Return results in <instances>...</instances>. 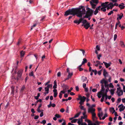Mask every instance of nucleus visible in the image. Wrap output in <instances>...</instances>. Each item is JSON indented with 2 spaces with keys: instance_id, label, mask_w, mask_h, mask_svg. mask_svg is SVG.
I'll return each mask as SVG.
<instances>
[{
  "instance_id": "nucleus-1",
  "label": "nucleus",
  "mask_w": 125,
  "mask_h": 125,
  "mask_svg": "<svg viewBox=\"0 0 125 125\" xmlns=\"http://www.w3.org/2000/svg\"><path fill=\"white\" fill-rule=\"evenodd\" d=\"M85 7L83 6H79V8L69 9L66 11L64 15L67 16L69 15H72L73 16H74L76 15L77 17L81 18L78 20H75L74 21V23L78 25L83 20L82 17L83 15L85 14Z\"/></svg>"
},
{
  "instance_id": "nucleus-2",
  "label": "nucleus",
  "mask_w": 125,
  "mask_h": 125,
  "mask_svg": "<svg viewBox=\"0 0 125 125\" xmlns=\"http://www.w3.org/2000/svg\"><path fill=\"white\" fill-rule=\"evenodd\" d=\"M116 93H117V94L119 96L123 95V91L121 89V88L120 87H119L117 88Z\"/></svg>"
},
{
  "instance_id": "nucleus-3",
  "label": "nucleus",
  "mask_w": 125,
  "mask_h": 125,
  "mask_svg": "<svg viewBox=\"0 0 125 125\" xmlns=\"http://www.w3.org/2000/svg\"><path fill=\"white\" fill-rule=\"evenodd\" d=\"M22 72V71L20 70L19 71L17 72V80H18L21 76Z\"/></svg>"
},
{
  "instance_id": "nucleus-4",
  "label": "nucleus",
  "mask_w": 125,
  "mask_h": 125,
  "mask_svg": "<svg viewBox=\"0 0 125 125\" xmlns=\"http://www.w3.org/2000/svg\"><path fill=\"white\" fill-rule=\"evenodd\" d=\"M68 74L67 76V77L65 78L64 80V81H65L68 80L73 75V73H68Z\"/></svg>"
},
{
  "instance_id": "nucleus-5",
  "label": "nucleus",
  "mask_w": 125,
  "mask_h": 125,
  "mask_svg": "<svg viewBox=\"0 0 125 125\" xmlns=\"http://www.w3.org/2000/svg\"><path fill=\"white\" fill-rule=\"evenodd\" d=\"M95 109L94 108H92V107H91L90 108H89L88 109V112L89 113H94Z\"/></svg>"
},
{
  "instance_id": "nucleus-6",
  "label": "nucleus",
  "mask_w": 125,
  "mask_h": 125,
  "mask_svg": "<svg viewBox=\"0 0 125 125\" xmlns=\"http://www.w3.org/2000/svg\"><path fill=\"white\" fill-rule=\"evenodd\" d=\"M123 14L121 13L120 14H118L117 15V20H120L123 16Z\"/></svg>"
},
{
  "instance_id": "nucleus-7",
  "label": "nucleus",
  "mask_w": 125,
  "mask_h": 125,
  "mask_svg": "<svg viewBox=\"0 0 125 125\" xmlns=\"http://www.w3.org/2000/svg\"><path fill=\"white\" fill-rule=\"evenodd\" d=\"M86 99V97L84 96L83 97V99L80 100V101L79 103L81 105L83 104V103L85 101Z\"/></svg>"
},
{
  "instance_id": "nucleus-8",
  "label": "nucleus",
  "mask_w": 125,
  "mask_h": 125,
  "mask_svg": "<svg viewBox=\"0 0 125 125\" xmlns=\"http://www.w3.org/2000/svg\"><path fill=\"white\" fill-rule=\"evenodd\" d=\"M93 10H87V11L86 14L89 15L90 16H91L93 12Z\"/></svg>"
},
{
  "instance_id": "nucleus-9",
  "label": "nucleus",
  "mask_w": 125,
  "mask_h": 125,
  "mask_svg": "<svg viewBox=\"0 0 125 125\" xmlns=\"http://www.w3.org/2000/svg\"><path fill=\"white\" fill-rule=\"evenodd\" d=\"M62 87L63 88V90L65 91H66L67 89L69 88V87L67 85L64 84H63Z\"/></svg>"
},
{
  "instance_id": "nucleus-10",
  "label": "nucleus",
  "mask_w": 125,
  "mask_h": 125,
  "mask_svg": "<svg viewBox=\"0 0 125 125\" xmlns=\"http://www.w3.org/2000/svg\"><path fill=\"white\" fill-rule=\"evenodd\" d=\"M90 26V23L89 22H87L86 24H84V28L86 29H87Z\"/></svg>"
},
{
  "instance_id": "nucleus-11",
  "label": "nucleus",
  "mask_w": 125,
  "mask_h": 125,
  "mask_svg": "<svg viewBox=\"0 0 125 125\" xmlns=\"http://www.w3.org/2000/svg\"><path fill=\"white\" fill-rule=\"evenodd\" d=\"M90 4L92 6V8L93 9H95L96 7V6L97 4H94L92 1H90Z\"/></svg>"
},
{
  "instance_id": "nucleus-12",
  "label": "nucleus",
  "mask_w": 125,
  "mask_h": 125,
  "mask_svg": "<svg viewBox=\"0 0 125 125\" xmlns=\"http://www.w3.org/2000/svg\"><path fill=\"white\" fill-rule=\"evenodd\" d=\"M53 92H54V97H56L58 94L57 90L56 89H54L53 90Z\"/></svg>"
},
{
  "instance_id": "nucleus-13",
  "label": "nucleus",
  "mask_w": 125,
  "mask_h": 125,
  "mask_svg": "<svg viewBox=\"0 0 125 125\" xmlns=\"http://www.w3.org/2000/svg\"><path fill=\"white\" fill-rule=\"evenodd\" d=\"M107 5L105 4L104 3H102L101 4V6L102 7V8H101L100 10H102L104 8H106L107 7Z\"/></svg>"
},
{
  "instance_id": "nucleus-14",
  "label": "nucleus",
  "mask_w": 125,
  "mask_h": 125,
  "mask_svg": "<svg viewBox=\"0 0 125 125\" xmlns=\"http://www.w3.org/2000/svg\"><path fill=\"white\" fill-rule=\"evenodd\" d=\"M103 63H104L106 67V68H108L111 65V63H107L106 62H103Z\"/></svg>"
},
{
  "instance_id": "nucleus-15",
  "label": "nucleus",
  "mask_w": 125,
  "mask_h": 125,
  "mask_svg": "<svg viewBox=\"0 0 125 125\" xmlns=\"http://www.w3.org/2000/svg\"><path fill=\"white\" fill-rule=\"evenodd\" d=\"M105 89L104 87L101 88V91L100 92H98V94L100 95H101V94H103V93H104V91Z\"/></svg>"
},
{
  "instance_id": "nucleus-16",
  "label": "nucleus",
  "mask_w": 125,
  "mask_h": 125,
  "mask_svg": "<svg viewBox=\"0 0 125 125\" xmlns=\"http://www.w3.org/2000/svg\"><path fill=\"white\" fill-rule=\"evenodd\" d=\"M124 3H122L121 4H119L118 6L120 9L121 10L124 9V8L125 6H124Z\"/></svg>"
},
{
  "instance_id": "nucleus-17",
  "label": "nucleus",
  "mask_w": 125,
  "mask_h": 125,
  "mask_svg": "<svg viewBox=\"0 0 125 125\" xmlns=\"http://www.w3.org/2000/svg\"><path fill=\"white\" fill-rule=\"evenodd\" d=\"M108 73L106 71L105 69H104L103 70V75L105 77H106V75H107Z\"/></svg>"
},
{
  "instance_id": "nucleus-18",
  "label": "nucleus",
  "mask_w": 125,
  "mask_h": 125,
  "mask_svg": "<svg viewBox=\"0 0 125 125\" xmlns=\"http://www.w3.org/2000/svg\"><path fill=\"white\" fill-rule=\"evenodd\" d=\"M125 108V106H124V105L123 104V105H122L121 106V107L119 109V110L120 112H121L124 110Z\"/></svg>"
},
{
  "instance_id": "nucleus-19",
  "label": "nucleus",
  "mask_w": 125,
  "mask_h": 125,
  "mask_svg": "<svg viewBox=\"0 0 125 125\" xmlns=\"http://www.w3.org/2000/svg\"><path fill=\"white\" fill-rule=\"evenodd\" d=\"M54 85L53 86V88L54 89H55L57 87V82L56 80H55L54 82Z\"/></svg>"
},
{
  "instance_id": "nucleus-20",
  "label": "nucleus",
  "mask_w": 125,
  "mask_h": 125,
  "mask_svg": "<svg viewBox=\"0 0 125 125\" xmlns=\"http://www.w3.org/2000/svg\"><path fill=\"white\" fill-rule=\"evenodd\" d=\"M108 6H109L111 10L112 9V8L114 7V5L111 2L110 3L108 4Z\"/></svg>"
},
{
  "instance_id": "nucleus-21",
  "label": "nucleus",
  "mask_w": 125,
  "mask_h": 125,
  "mask_svg": "<svg viewBox=\"0 0 125 125\" xmlns=\"http://www.w3.org/2000/svg\"><path fill=\"white\" fill-rule=\"evenodd\" d=\"M110 112H111L113 111L112 113V114H113L115 112V110L114 109V108L113 107H111L109 109Z\"/></svg>"
},
{
  "instance_id": "nucleus-22",
  "label": "nucleus",
  "mask_w": 125,
  "mask_h": 125,
  "mask_svg": "<svg viewBox=\"0 0 125 125\" xmlns=\"http://www.w3.org/2000/svg\"><path fill=\"white\" fill-rule=\"evenodd\" d=\"M87 79V78L86 77H85L84 76H82L81 78V80L83 82H84L85 81H86Z\"/></svg>"
},
{
  "instance_id": "nucleus-23",
  "label": "nucleus",
  "mask_w": 125,
  "mask_h": 125,
  "mask_svg": "<svg viewBox=\"0 0 125 125\" xmlns=\"http://www.w3.org/2000/svg\"><path fill=\"white\" fill-rule=\"evenodd\" d=\"M83 61L82 62V64H84L85 63H86L87 62V59L85 58L83 59Z\"/></svg>"
},
{
  "instance_id": "nucleus-24",
  "label": "nucleus",
  "mask_w": 125,
  "mask_h": 125,
  "mask_svg": "<svg viewBox=\"0 0 125 125\" xmlns=\"http://www.w3.org/2000/svg\"><path fill=\"white\" fill-rule=\"evenodd\" d=\"M92 114V118L93 120L94 118L96 119H97V118L96 116V114L95 113H93Z\"/></svg>"
},
{
  "instance_id": "nucleus-25",
  "label": "nucleus",
  "mask_w": 125,
  "mask_h": 125,
  "mask_svg": "<svg viewBox=\"0 0 125 125\" xmlns=\"http://www.w3.org/2000/svg\"><path fill=\"white\" fill-rule=\"evenodd\" d=\"M20 54L21 55V57H22L24 56V55L25 54V53L24 52L22 51L20 52Z\"/></svg>"
},
{
  "instance_id": "nucleus-26",
  "label": "nucleus",
  "mask_w": 125,
  "mask_h": 125,
  "mask_svg": "<svg viewBox=\"0 0 125 125\" xmlns=\"http://www.w3.org/2000/svg\"><path fill=\"white\" fill-rule=\"evenodd\" d=\"M81 113V112H80L79 113H77L74 116V118H75L78 117L79 115H80Z\"/></svg>"
},
{
  "instance_id": "nucleus-27",
  "label": "nucleus",
  "mask_w": 125,
  "mask_h": 125,
  "mask_svg": "<svg viewBox=\"0 0 125 125\" xmlns=\"http://www.w3.org/2000/svg\"><path fill=\"white\" fill-rule=\"evenodd\" d=\"M115 90V89H111L110 90V92L111 93V94L112 95H113L114 94V91Z\"/></svg>"
},
{
  "instance_id": "nucleus-28",
  "label": "nucleus",
  "mask_w": 125,
  "mask_h": 125,
  "mask_svg": "<svg viewBox=\"0 0 125 125\" xmlns=\"http://www.w3.org/2000/svg\"><path fill=\"white\" fill-rule=\"evenodd\" d=\"M108 91H110V90L109 89L108 87L105 90V93H104V94L105 95H107V93Z\"/></svg>"
},
{
  "instance_id": "nucleus-29",
  "label": "nucleus",
  "mask_w": 125,
  "mask_h": 125,
  "mask_svg": "<svg viewBox=\"0 0 125 125\" xmlns=\"http://www.w3.org/2000/svg\"><path fill=\"white\" fill-rule=\"evenodd\" d=\"M120 43L122 47H125V44L124 42L122 41H120Z\"/></svg>"
},
{
  "instance_id": "nucleus-30",
  "label": "nucleus",
  "mask_w": 125,
  "mask_h": 125,
  "mask_svg": "<svg viewBox=\"0 0 125 125\" xmlns=\"http://www.w3.org/2000/svg\"><path fill=\"white\" fill-rule=\"evenodd\" d=\"M78 120L77 123L79 125H80L81 124V123L83 121V120H81V118L79 119Z\"/></svg>"
},
{
  "instance_id": "nucleus-31",
  "label": "nucleus",
  "mask_w": 125,
  "mask_h": 125,
  "mask_svg": "<svg viewBox=\"0 0 125 125\" xmlns=\"http://www.w3.org/2000/svg\"><path fill=\"white\" fill-rule=\"evenodd\" d=\"M104 85L105 86V87H108L109 85L108 84H107V83H108V82L107 81H104Z\"/></svg>"
},
{
  "instance_id": "nucleus-32",
  "label": "nucleus",
  "mask_w": 125,
  "mask_h": 125,
  "mask_svg": "<svg viewBox=\"0 0 125 125\" xmlns=\"http://www.w3.org/2000/svg\"><path fill=\"white\" fill-rule=\"evenodd\" d=\"M40 94L38 93L37 94V95L36 96H35L34 98L36 100H38L39 99V97L40 96Z\"/></svg>"
},
{
  "instance_id": "nucleus-33",
  "label": "nucleus",
  "mask_w": 125,
  "mask_h": 125,
  "mask_svg": "<svg viewBox=\"0 0 125 125\" xmlns=\"http://www.w3.org/2000/svg\"><path fill=\"white\" fill-rule=\"evenodd\" d=\"M92 2L94 3L97 4L98 3V0H92Z\"/></svg>"
},
{
  "instance_id": "nucleus-34",
  "label": "nucleus",
  "mask_w": 125,
  "mask_h": 125,
  "mask_svg": "<svg viewBox=\"0 0 125 125\" xmlns=\"http://www.w3.org/2000/svg\"><path fill=\"white\" fill-rule=\"evenodd\" d=\"M42 100L41 99H39V100H37L36 101V103H35V106H36L37 105V103H38V102H40L41 103L42 102Z\"/></svg>"
},
{
  "instance_id": "nucleus-35",
  "label": "nucleus",
  "mask_w": 125,
  "mask_h": 125,
  "mask_svg": "<svg viewBox=\"0 0 125 125\" xmlns=\"http://www.w3.org/2000/svg\"><path fill=\"white\" fill-rule=\"evenodd\" d=\"M82 21H82L81 22L83 24H86L87 22H88L87 20H82Z\"/></svg>"
},
{
  "instance_id": "nucleus-36",
  "label": "nucleus",
  "mask_w": 125,
  "mask_h": 125,
  "mask_svg": "<svg viewBox=\"0 0 125 125\" xmlns=\"http://www.w3.org/2000/svg\"><path fill=\"white\" fill-rule=\"evenodd\" d=\"M45 91L46 92V93H49V88L47 87H45Z\"/></svg>"
},
{
  "instance_id": "nucleus-37",
  "label": "nucleus",
  "mask_w": 125,
  "mask_h": 125,
  "mask_svg": "<svg viewBox=\"0 0 125 125\" xmlns=\"http://www.w3.org/2000/svg\"><path fill=\"white\" fill-rule=\"evenodd\" d=\"M78 120V119H73L71 121V122L72 123H76L77 121Z\"/></svg>"
},
{
  "instance_id": "nucleus-38",
  "label": "nucleus",
  "mask_w": 125,
  "mask_h": 125,
  "mask_svg": "<svg viewBox=\"0 0 125 125\" xmlns=\"http://www.w3.org/2000/svg\"><path fill=\"white\" fill-rule=\"evenodd\" d=\"M98 10H97V9L96 8L95 11L94 12V14L95 15H96V14L98 13Z\"/></svg>"
},
{
  "instance_id": "nucleus-39",
  "label": "nucleus",
  "mask_w": 125,
  "mask_h": 125,
  "mask_svg": "<svg viewBox=\"0 0 125 125\" xmlns=\"http://www.w3.org/2000/svg\"><path fill=\"white\" fill-rule=\"evenodd\" d=\"M87 117V115L83 116H81V120H83V119H85Z\"/></svg>"
},
{
  "instance_id": "nucleus-40",
  "label": "nucleus",
  "mask_w": 125,
  "mask_h": 125,
  "mask_svg": "<svg viewBox=\"0 0 125 125\" xmlns=\"http://www.w3.org/2000/svg\"><path fill=\"white\" fill-rule=\"evenodd\" d=\"M25 88V87L24 86H23L21 88V92L22 93L23 92V91L24 90Z\"/></svg>"
},
{
  "instance_id": "nucleus-41",
  "label": "nucleus",
  "mask_w": 125,
  "mask_h": 125,
  "mask_svg": "<svg viewBox=\"0 0 125 125\" xmlns=\"http://www.w3.org/2000/svg\"><path fill=\"white\" fill-rule=\"evenodd\" d=\"M46 121L45 120H43L42 122H40V123L41 124H43V125H44L46 123Z\"/></svg>"
},
{
  "instance_id": "nucleus-42",
  "label": "nucleus",
  "mask_w": 125,
  "mask_h": 125,
  "mask_svg": "<svg viewBox=\"0 0 125 125\" xmlns=\"http://www.w3.org/2000/svg\"><path fill=\"white\" fill-rule=\"evenodd\" d=\"M109 87L113 88H114V86L113 85L112 83H110L109 85Z\"/></svg>"
},
{
  "instance_id": "nucleus-43",
  "label": "nucleus",
  "mask_w": 125,
  "mask_h": 125,
  "mask_svg": "<svg viewBox=\"0 0 125 125\" xmlns=\"http://www.w3.org/2000/svg\"><path fill=\"white\" fill-rule=\"evenodd\" d=\"M55 116L58 118H60L61 117V116L59 115L58 114H56L55 115Z\"/></svg>"
},
{
  "instance_id": "nucleus-44",
  "label": "nucleus",
  "mask_w": 125,
  "mask_h": 125,
  "mask_svg": "<svg viewBox=\"0 0 125 125\" xmlns=\"http://www.w3.org/2000/svg\"><path fill=\"white\" fill-rule=\"evenodd\" d=\"M29 75L30 76H33L34 75L33 72L32 71L29 73Z\"/></svg>"
},
{
  "instance_id": "nucleus-45",
  "label": "nucleus",
  "mask_w": 125,
  "mask_h": 125,
  "mask_svg": "<svg viewBox=\"0 0 125 125\" xmlns=\"http://www.w3.org/2000/svg\"><path fill=\"white\" fill-rule=\"evenodd\" d=\"M88 125H97L96 124L94 123H92L91 121L90 123H89Z\"/></svg>"
},
{
  "instance_id": "nucleus-46",
  "label": "nucleus",
  "mask_w": 125,
  "mask_h": 125,
  "mask_svg": "<svg viewBox=\"0 0 125 125\" xmlns=\"http://www.w3.org/2000/svg\"><path fill=\"white\" fill-rule=\"evenodd\" d=\"M104 81H106L104 79H103L101 81L100 83L102 84H103V83H104Z\"/></svg>"
},
{
  "instance_id": "nucleus-47",
  "label": "nucleus",
  "mask_w": 125,
  "mask_h": 125,
  "mask_svg": "<svg viewBox=\"0 0 125 125\" xmlns=\"http://www.w3.org/2000/svg\"><path fill=\"white\" fill-rule=\"evenodd\" d=\"M82 99H83V97H82L81 95H79L78 96V98L77 99V100H80Z\"/></svg>"
},
{
  "instance_id": "nucleus-48",
  "label": "nucleus",
  "mask_w": 125,
  "mask_h": 125,
  "mask_svg": "<svg viewBox=\"0 0 125 125\" xmlns=\"http://www.w3.org/2000/svg\"><path fill=\"white\" fill-rule=\"evenodd\" d=\"M102 56L101 54H100L99 55H97V57L98 59L99 60L100 59V57H101Z\"/></svg>"
},
{
  "instance_id": "nucleus-49",
  "label": "nucleus",
  "mask_w": 125,
  "mask_h": 125,
  "mask_svg": "<svg viewBox=\"0 0 125 125\" xmlns=\"http://www.w3.org/2000/svg\"><path fill=\"white\" fill-rule=\"evenodd\" d=\"M117 37V35L116 34H115L114 35V41H115L116 39V38Z\"/></svg>"
},
{
  "instance_id": "nucleus-50",
  "label": "nucleus",
  "mask_w": 125,
  "mask_h": 125,
  "mask_svg": "<svg viewBox=\"0 0 125 125\" xmlns=\"http://www.w3.org/2000/svg\"><path fill=\"white\" fill-rule=\"evenodd\" d=\"M80 108L82 110H83L84 111H86V109L84 108V107L83 106H81L80 107Z\"/></svg>"
},
{
  "instance_id": "nucleus-51",
  "label": "nucleus",
  "mask_w": 125,
  "mask_h": 125,
  "mask_svg": "<svg viewBox=\"0 0 125 125\" xmlns=\"http://www.w3.org/2000/svg\"><path fill=\"white\" fill-rule=\"evenodd\" d=\"M117 20V22L116 23V26H117L120 24V21H119V20Z\"/></svg>"
},
{
  "instance_id": "nucleus-52",
  "label": "nucleus",
  "mask_w": 125,
  "mask_h": 125,
  "mask_svg": "<svg viewBox=\"0 0 125 125\" xmlns=\"http://www.w3.org/2000/svg\"><path fill=\"white\" fill-rule=\"evenodd\" d=\"M114 13V12L113 10H111L110 11L109 13L108 14V15H111L112 14H113Z\"/></svg>"
},
{
  "instance_id": "nucleus-53",
  "label": "nucleus",
  "mask_w": 125,
  "mask_h": 125,
  "mask_svg": "<svg viewBox=\"0 0 125 125\" xmlns=\"http://www.w3.org/2000/svg\"><path fill=\"white\" fill-rule=\"evenodd\" d=\"M85 122H87L88 123V124H89V123H90V122L91 121H90L89 120L87 119H85Z\"/></svg>"
},
{
  "instance_id": "nucleus-54",
  "label": "nucleus",
  "mask_w": 125,
  "mask_h": 125,
  "mask_svg": "<svg viewBox=\"0 0 125 125\" xmlns=\"http://www.w3.org/2000/svg\"><path fill=\"white\" fill-rule=\"evenodd\" d=\"M98 116L99 117V118L100 119V120H102V118H101V116L100 115V113H99L98 114Z\"/></svg>"
},
{
  "instance_id": "nucleus-55",
  "label": "nucleus",
  "mask_w": 125,
  "mask_h": 125,
  "mask_svg": "<svg viewBox=\"0 0 125 125\" xmlns=\"http://www.w3.org/2000/svg\"><path fill=\"white\" fill-rule=\"evenodd\" d=\"M101 95H102V98L104 99V97H105V94L104 93H103V94H101Z\"/></svg>"
},
{
  "instance_id": "nucleus-56",
  "label": "nucleus",
  "mask_w": 125,
  "mask_h": 125,
  "mask_svg": "<svg viewBox=\"0 0 125 125\" xmlns=\"http://www.w3.org/2000/svg\"><path fill=\"white\" fill-rule=\"evenodd\" d=\"M21 39H20L19 40V41L17 44V45H19L21 43Z\"/></svg>"
},
{
  "instance_id": "nucleus-57",
  "label": "nucleus",
  "mask_w": 125,
  "mask_h": 125,
  "mask_svg": "<svg viewBox=\"0 0 125 125\" xmlns=\"http://www.w3.org/2000/svg\"><path fill=\"white\" fill-rule=\"evenodd\" d=\"M73 88L72 87H71L70 88V89L68 90V93L70 92H71V91L73 90Z\"/></svg>"
},
{
  "instance_id": "nucleus-58",
  "label": "nucleus",
  "mask_w": 125,
  "mask_h": 125,
  "mask_svg": "<svg viewBox=\"0 0 125 125\" xmlns=\"http://www.w3.org/2000/svg\"><path fill=\"white\" fill-rule=\"evenodd\" d=\"M66 91H65L63 90V91H61L60 93L61 94H64L66 92Z\"/></svg>"
},
{
  "instance_id": "nucleus-59",
  "label": "nucleus",
  "mask_w": 125,
  "mask_h": 125,
  "mask_svg": "<svg viewBox=\"0 0 125 125\" xmlns=\"http://www.w3.org/2000/svg\"><path fill=\"white\" fill-rule=\"evenodd\" d=\"M62 94H61L60 93H59V97L61 99L62 98Z\"/></svg>"
},
{
  "instance_id": "nucleus-60",
  "label": "nucleus",
  "mask_w": 125,
  "mask_h": 125,
  "mask_svg": "<svg viewBox=\"0 0 125 125\" xmlns=\"http://www.w3.org/2000/svg\"><path fill=\"white\" fill-rule=\"evenodd\" d=\"M78 68L80 71H81L83 70V68H82L81 67H78Z\"/></svg>"
},
{
  "instance_id": "nucleus-61",
  "label": "nucleus",
  "mask_w": 125,
  "mask_h": 125,
  "mask_svg": "<svg viewBox=\"0 0 125 125\" xmlns=\"http://www.w3.org/2000/svg\"><path fill=\"white\" fill-rule=\"evenodd\" d=\"M31 112L34 114L35 113V111L34 109L33 108H32L31 110Z\"/></svg>"
},
{
  "instance_id": "nucleus-62",
  "label": "nucleus",
  "mask_w": 125,
  "mask_h": 125,
  "mask_svg": "<svg viewBox=\"0 0 125 125\" xmlns=\"http://www.w3.org/2000/svg\"><path fill=\"white\" fill-rule=\"evenodd\" d=\"M64 111L65 110L63 108H62L60 110V111L62 113H63Z\"/></svg>"
},
{
  "instance_id": "nucleus-63",
  "label": "nucleus",
  "mask_w": 125,
  "mask_h": 125,
  "mask_svg": "<svg viewBox=\"0 0 125 125\" xmlns=\"http://www.w3.org/2000/svg\"><path fill=\"white\" fill-rule=\"evenodd\" d=\"M37 111H38V112L40 113L41 112V111L40 110V108L38 107L37 109Z\"/></svg>"
},
{
  "instance_id": "nucleus-64",
  "label": "nucleus",
  "mask_w": 125,
  "mask_h": 125,
  "mask_svg": "<svg viewBox=\"0 0 125 125\" xmlns=\"http://www.w3.org/2000/svg\"><path fill=\"white\" fill-rule=\"evenodd\" d=\"M123 86V90L124 92H125V86L123 84H122Z\"/></svg>"
}]
</instances>
